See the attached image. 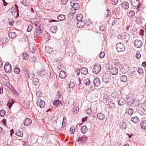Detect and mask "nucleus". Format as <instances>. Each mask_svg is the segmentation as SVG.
<instances>
[{"label": "nucleus", "mask_w": 146, "mask_h": 146, "mask_svg": "<svg viewBox=\"0 0 146 146\" xmlns=\"http://www.w3.org/2000/svg\"><path fill=\"white\" fill-rule=\"evenodd\" d=\"M116 47L117 51L118 52H122L125 50L124 45L121 42L117 43L116 45Z\"/></svg>", "instance_id": "nucleus-1"}, {"label": "nucleus", "mask_w": 146, "mask_h": 146, "mask_svg": "<svg viewBox=\"0 0 146 146\" xmlns=\"http://www.w3.org/2000/svg\"><path fill=\"white\" fill-rule=\"evenodd\" d=\"M111 78L110 75L108 73L104 74L102 77L103 81L106 83L109 82L110 81Z\"/></svg>", "instance_id": "nucleus-2"}, {"label": "nucleus", "mask_w": 146, "mask_h": 146, "mask_svg": "<svg viewBox=\"0 0 146 146\" xmlns=\"http://www.w3.org/2000/svg\"><path fill=\"white\" fill-rule=\"evenodd\" d=\"M130 37V36L126 32L124 33L122 36H120V38H121L126 43L129 40Z\"/></svg>", "instance_id": "nucleus-3"}, {"label": "nucleus", "mask_w": 146, "mask_h": 146, "mask_svg": "<svg viewBox=\"0 0 146 146\" xmlns=\"http://www.w3.org/2000/svg\"><path fill=\"white\" fill-rule=\"evenodd\" d=\"M101 69V66L99 64L97 63L94 66L92 71L94 73L97 74L100 72Z\"/></svg>", "instance_id": "nucleus-4"}, {"label": "nucleus", "mask_w": 146, "mask_h": 146, "mask_svg": "<svg viewBox=\"0 0 146 146\" xmlns=\"http://www.w3.org/2000/svg\"><path fill=\"white\" fill-rule=\"evenodd\" d=\"M4 70L6 73H10L12 71L11 65L9 63H6L4 67Z\"/></svg>", "instance_id": "nucleus-5"}, {"label": "nucleus", "mask_w": 146, "mask_h": 146, "mask_svg": "<svg viewBox=\"0 0 146 146\" xmlns=\"http://www.w3.org/2000/svg\"><path fill=\"white\" fill-rule=\"evenodd\" d=\"M36 104L38 106L42 108H43L45 105L44 101L40 99H39L37 100Z\"/></svg>", "instance_id": "nucleus-6"}, {"label": "nucleus", "mask_w": 146, "mask_h": 146, "mask_svg": "<svg viewBox=\"0 0 146 146\" xmlns=\"http://www.w3.org/2000/svg\"><path fill=\"white\" fill-rule=\"evenodd\" d=\"M134 43L135 46L138 48H140L141 47L143 44L142 42L139 40H135L134 42Z\"/></svg>", "instance_id": "nucleus-7"}, {"label": "nucleus", "mask_w": 146, "mask_h": 146, "mask_svg": "<svg viewBox=\"0 0 146 146\" xmlns=\"http://www.w3.org/2000/svg\"><path fill=\"white\" fill-rule=\"evenodd\" d=\"M87 137L85 135H83L82 136L79 137L78 138L77 141H80V143H82L83 142L84 143L87 140Z\"/></svg>", "instance_id": "nucleus-8"}, {"label": "nucleus", "mask_w": 146, "mask_h": 146, "mask_svg": "<svg viewBox=\"0 0 146 146\" xmlns=\"http://www.w3.org/2000/svg\"><path fill=\"white\" fill-rule=\"evenodd\" d=\"M121 5L122 8L125 10L127 9L129 7V3L126 1L122 2L121 4Z\"/></svg>", "instance_id": "nucleus-9"}, {"label": "nucleus", "mask_w": 146, "mask_h": 146, "mask_svg": "<svg viewBox=\"0 0 146 146\" xmlns=\"http://www.w3.org/2000/svg\"><path fill=\"white\" fill-rule=\"evenodd\" d=\"M32 123V120L31 119L27 118L24 121L23 124L25 126L30 125Z\"/></svg>", "instance_id": "nucleus-10"}, {"label": "nucleus", "mask_w": 146, "mask_h": 146, "mask_svg": "<svg viewBox=\"0 0 146 146\" xmlns=\"http://www.w3.org/2000/svg\"><path fill=\"white\" fill-rule=\"evenodd\" d=\"M110 72L112 74L115 75L118 73V70L117 68L113 67L110 70Z\"/></svg>", "instance_id": "nucleus-11"}, {"label": "nucleus", "mask_w": 146, "mask_h": 146, "mask_svg": "<svg viewBox=\"0 0 146 146\" xmlns=\"http://www.w3.org/2000/svg\"><path fill=\"white\" fill-rule=\"evenodd\" d=\"M85 23L84 22L82 21H78L76 25L77 27L79 28H81L84 26Z\"/></svg>", "instance_id": "nucleus-12"}, {"label": "nucleus", "mask_w": 146, "mask_h": 146, "mask_svg": "<svg viewBox=\"0 0 146 146\" xmlns=\"http://www.w3.org/2000/svg\"><path fill=\"white\" fill-rule=\"evenodd\" d=\"M125 103V101L124 98H121L119 99L118 101V104L121 106L123 105Z\"/></svg>", "instance_id": "nucleus-13"}, {"label": "nucleus", "mask_w": 146, "mask_h": 146, "mask_svg": "<svg viewBox=\"0 0 146 146\" xmlns=\"http://www.w3.org/2000/svg\"><path fill=\"white\" fill-rule=\"evenodd\" d=\"M128 68L127 66L123 65L120 69V71L123 74H125L127 71Z\"/></svg>", "instance_id": "nucleus-14"}, {"label": "nucleus", "mask_w": 146, "mask_h": 146, "mask_svg": "<svg viewBox=\"0 0 146 146\" xmlns=\"http://www.w3.org/2000/svg\"><path fill=\"white\" fill-rule=\"evenodd\" d=\"M97 116L98 119L100 120H103L104 119L105 116L102 113H100L97 115Z\"/></svg>", "instance_id": "nucleus-15"}, {"label": "nucleus", "mask_w": 146, "mask_h": 146, "mask_svg": "<svg viewBox=\"0 0 146 146\" xmlns=\"http://www.w3.org/2000/svg\"><path fill=\"white\" fill-rule=\"evenodd\" d=\"M140 113L141 115H145L146 114V108L141 107L139 108Z\"/></svg>", "instance_id": "nucleus-16"}, {"label": "nucleus", "mask_w": 146, "mask_h": 146, "mask_svg": "<svg viewBox=\"0 0 146 146\" xmlns=\"http://www.w3.org/2000/svg\"><path fill=\"white\" fill-rule=\"evenodd\" d=\"M66 75V72L63 70H61L59 73V77L62 79H64Z\"/></svg>", "instance_id": "nucleus-17"}, {"label": "nucleus", "mask_w": 146, "mask_h": 146, "mask_svg": "<svg viewBox=\"0 0 146 146\" xmlns=\"http://www.w3.org/2000/svg\"><path fill=\"white\" fill-rule=\"evenodd\" d=\"M94 83L95 86H98L100 83L99 79L98 78H96L94 81Z\"/></svg>", "instance_id": "nucleus-18"}, {"label": "nucleus", "mask_w": 146, "mask_h": 146, "mask_svg": "<svg viewBox=\"0 0 146 146\" xmlns=\"http://www.w3.org/2000/svg\"><path fill=\"white\" fill-rule=\"evenodd\" d=\"M131 120L132 122L135 123H139V121L138 117L137 116H135L132 117Z\"/></svg>", "instance_id": "nucleus-19"}, {"label": "nucleus", "mask_w": 146, "mask_h": 146, "mask_svg": "<svg viewBox=\"0 0 146 146\" xmlns=\"http://www.w3.org/2000/svg\"><path fill=\"white\" fill-rule=\"evenodd\" d=\"M109 108L110 110H112L115 107L114 104L112 101H110L108 102Z\"/></svg>", "instance_id": "nucleus-20"}, {"label": "nucleus", "mask_w": 146, "mask_h": 146, "mask_svg": "<svg viewBox=\"0 0 146 146\" xmlns=\"http://www.w3.org/2000/svg\"><path fill=\"white\" fill-rule=\"evenodd\" d=\"M8 36L10 38H14L16 37V35L15 32H10L8 34Z\"/></svg>", "instance_id": "nucleus-21"}, {"label": "nucleus", "mask_w": 146, "mask_h": 146, "mask_svg": "<svg viewBox=\"0 0 146 146\" xmlns=\"http://www.w3.org/2000/svg\"><path fill=\"white\" fill-rule=\"evenodd\" d=\"M65 19V16L64 15H60L57 17V19L60 21H64Z\"/></svg>", "instance_id": "nucleus-22"}, {"label": "nucleus", "mask_w": 146, "mask_h": 146, "mask_svg": "<svg viewBox=\"0 0 146 146\" xmlns=\"http://www.w3.org/2000/svg\"><path fill=\"white\" fill-rule=\"evenodd\" d=\"M81 74H86L88 72V69L85 67H83L80 70Z\"/></svg>", "instance_id": "nucleus-23"}, {"label": "nucleus", "mask_w": 146, "mask_h": 146, "mask_svg": "<svg viewBox=\"0 0 146 146\" xmlns=\"http://www.w3.org/2000/svg\"><path fill=\"white\" fill-rule=\"evenodd\" d=\"M42 31L41 30L40 27L37 28L36 30L35 34V36H37L40 33H42Z\"/></svg>", "instance_id": "nucleus-24"}, {"label": "nucleus", "mask_w": 146, "mask_h": 146, "mask_svg": "<svg viewBox=\"0 0 146 146\" xmlns=\"http://www.w3.org/2000/svg\"><path fill=\"white\" fill-rule=\"evenodd\" d=\"M15 135L18 136L22 137L23 135V133L20 130H17L15 133Z\"/></svg>", "instance_id": "nucleus-25"}, {"label": "nucleus", "mask_w": 146, "mask_h": 146, "mask_svg": "<svg viewBox=\"0 0 146 146\" xmlns=\"http://www.w3.org/2000/svg\"><path fill=\"white\" fill-rule=\"evenodd\" d=\"M87 131V128L86 126H82L81 128V131L83 133H85Z\"/></svg>", "instance_id": "nucleus-26"}, {"label": "nucleus", "mask_w": 146, "mask_h": 146, "mask_svg": "<svg viewBox=\"0 0 146 146\" xmlns=\"http://www.w3.org/2000/svg\"><path fill=\"white\" fill-rule=\"evenodd\" d=\"M23 59L25 60H28L29 58V55L27 52H23Z\"/></svg>", "instance_id": "nucleus-27"}, {"label": "nucleus", "mask_w": 146, "mask_h": 146, "mask_svg": "<svg viewBox=\"0 0 146 146\" xmlns=\"http://www.w3.org/2000/svg\"><path fill=\"white\" fill-rule=\"evenodd\" d=\"M14 103L13 100L12 99L11 100H9L8 103L7 104V106L10 109Z\"/></svg>", "instance_id": "nucleus-28"}, {"label": "nucleus", "mask_w": 146, "mask_h": 146, "mask_svg": "<svg viewBox=\"0 0 146 146\" xmlns=\"http://www.w3.org/2000/svg\"><path fill=\"white\" fill-rule=\"evenodd\" d=\"M20 3L25 6H28L29 4V2L26 0H23Z\"/></svg>", "instance_id": "nucleus-29"}, {"label": "nucleus", "mask_w": 146, "mask_h": 146, "mask_svg": "<svg viewBox=\"0 0 146 146\" xmlns=\"http://www.w3.org/2000/svg\"><path fill=\"white\" fill-rule=\"evenodd\" d=\"M72 8L74 10H77L79 8V5L77 3H74L73 5Z\"/></svg>", "instance_id": "nucleus-30"}, {"label": "nucleus", "mask_w": 146, "mask_h": 146, "mask_svg": "<svg viewBox=\"0 0 146 146\" xmlns=\"http://www.w3.org/2000/svg\"><path fill=\"white\" fill-rule=\"evenodd\" d=\"M60 100H56L53 102V105L57 107L59 105Z\"/></svg>", "instance_id": "nucleus-31"}, {"label": "nucleus", "mask_w": 146, "mask_h": 146, "mask_svg": "<svg viewBox=\"0 0 146 146\" xmlns=\"http://www.w3.org/2000/svg\"><path fill=\"white\" fill-rule=\"evenodd\" d=\"M120 80L121 81L125 82L127 80V78L126 76L123 75L120 78Z\"/></svg>", "instance_id": "nucleus-32"}, {"label": "nucleus", "mask_w": 146, "mask_h": 146, "mask_svg": "<svg viewBox=\"0 0 146 146\" xmlns=\"http://www.w3.org/2000/svg\"><path fill=\"white\" fill-rule=\"evenodd\" d=\"M9 11L12 15H14L15 14L16 12V9L14 7H12L10 9Z\"/></svg>", "instance_id": "nucleus-33"}, {"label": "nucleus", "mask_w": 146, "mask_h": 146, "mask_svg": "<svg viewBox=\"0 0 146 146\" xmlns=\"http://www.w3.org/2000/svg\"><path fill=\"white\" fill-rule=\"evenodd\" d=\"M39 79L37 78H34L33 82V84L35 85H38L39 83Z\"/></svg>", "instance_id": "nucleus-34"}, {"label": "nucleus", "mask_w": 146, "mask_h": 146, "mask_svg": "<svg viewBox=\"0 0 146 146\" xmlns=\"http://www.w3.org/2000/svg\"><path fill=\"white\" fill-rule=\"evenodd\" d=\"M139 104V101L135 100H133V102L132 103V105H134V106H138Z\"/></svg>", "instance_id": "nucleus-35"}, {"label": "nucleus", "mask_w": 146, "mask_h": 146, "mask_svg": "<svg viewBox=\"0 0 146 146\" xmlns=\"http://www.w3.org/2000/svg\"><path fill=\"white\" fill-rule=\"evenodd\" d=\"M57 28V26L55 25L54 26H52L51 27L50 30L52 33H55L56 31Z\"/></svg>", "instance_id": "nucleus-36"}, {"label": "nucleus", "mask_w": 146, "mask_h": 146, "mask_svg": "<svg viewBox=\"0 0 146 146\" xmlns=\"http://www.w3.org/2000/svg\"><path fill=\"white\" fill-rule=\"evenodd\" d=\"M83 17L81 14H79L76 18V20L77 21H81Z\"/></svg>", "instance_id": "nucleus-37"}, {"label": "nucleus", "mask_w": 146, "mask_h": 146, "mask_svg": "<svg viewBox=\"0 0 146 146\" xmlns=\"http://www.w3.org/2000/svg\"><path fill=\"white\" fill-rule=\"evenodd\" d=\"M135 15L134 12L133 11H130L129 13L128 16L129 17L132 18L135 16Z\"/></svg>", "instance_id": "nucleus-38"}, {"label": "nucleus", "mask_w": 146, "mask_h": 146, "mask_svg": "<svg viewBox=\"0 0 146 146\" xmlns=\"http://www.w3.org/2000/svg\"><path fill=\"white\" fill-rule=\"evenodd\" d=\"M6 112L4 110H0V116L2 117L4 116Z\"/></svg>", "instance_id": "nucleus-39"}, {"label": "nucleus", "mask_w": 146, "mask_h": 146, "mask_svg": "<svg viewBox=\"0 0 146 146\" xmlns=\"http://www.w3.org/2000/svg\"><path fill=\"white\" fill-rule=\"evenodd\" d=\"M119 0H111L110 3L114 5H116L117 4Z\"/></svg>", "instance_id": "nucleus-40"}, {"label": "nucleus", "mask_w": 146, "mask_h": 146, "mask_svg": "<svg viewBox=\"0 0 146 146\" xmlns=\"http://www.w3.org/2000/svg\"><path fill=\"white\" fill-rule=\"evenodd\" d=\"M133 110L131 108H128V113L129 115H131L133 113Z\"/></svg>", "instance_id": "nucleus-41"}, {"label": "nucleus", "mask_w": 146, "mask_h": 146, "mask_svg": "<svg viewBox=\"0 0 146 146\" xmlns=\"http://www.w3.org/2000/svg\"><path fill=\"white\" fill-rule=\"evenodd\" d=\"M7 86L12 91L13 90L14 88L9 83H8L6 84Z\"/></svg>", "instance_id": "nucleus-42"}, {"label": "nucleus", "mask_w": 146, "mask_h": 146, "mask_svg": "<svg viewBox=\"0 0 146 146\" xmlns=\"http://www.w3.org/2000/svg\"><path fill=\"white\" fill-rule=\"evenodd\" d=\"M68 85L69 88H73L75 86L73 82H70L69 83Z\"/></svg>", "instance_id": "nucleus-43"}, {"label": "nucleus", "mask_w": 146, "mask_h": 146, "mask_svg": "<svg viewBox=\"0 0 146 146\" xmlns=\"http://www.w3.org/2000/svg\"><path fill=\"white\" fill-rule=\"evenodd\" d=\"M64 106H67L69 104V100L67 99H65L64 101Z\"/></svg>", "instance_id": "nucleus-44"}, {"label": "nucleus", "mask_w": 146, "mask_h": 146, "mask_svg": "<svg viewBox=\"0 0 146 146\" xmlns=\"http://www.w3.org/2000/svg\"><path fill=\"white\" fill-rule=\"evenodd\" d=\"M14 71L15 73L18 74L20 72V70L19 68H15L14 69Z\"/></svg>", "instance_id": "nucleus-45"}, {"label": "nucleus", "mask_w": 146, "mask_h": 146, "mask_svg": "<svg viewBox=\"0 0 146 146\" xmlns=\"http://www.w3.org/2000/svg\"><path fill=\"white\" fill-rule=\"evenodd\" d=\"M92 113V110L91 109L88 108L85 111V113L87 114H90Z\"/></svg>", "instance_id": "nucleus-46"}, {"label": "nucleus", "mask_w": 146, "mask_h": 146, "mask_svg": "<svg viewBox=\"0 0 146 146\" xmlns=\"http://www.w3.org/2000/svg\"><path fill=\"white\" fill-rule=\"evenodd\" d=\"M135 56L136 58H137L138 59H139L141 57V54L139 51H137Z\"/></svg>", "instance_id": "nucleus-47"}, {"label": "nucleus", "mask_w": 146, "mask_h": 146, "mask_svg": "<svg viewBox=\"0 0 146 146\" xmlns=\"http://www.w3.org/2000/svg\"><path fill=\"white\" fill-rule=\"evenodd\" d=\"M84 82H85V84L86 85H89L90 84V79L89 78H87L84 81Z\"/></svg>", "instance_id": "nucleus-48"}, {"label": "nucleus", "mask_w": 146, "mask_h": 146, "mask_svg": "<svg viewBox=\"0 0 146 146\" xmlns=\"http://www.w3.org/2000/svg\"><path fill=\"white\" fill-rule=\"evenodd\" d=\"M136 22L139 25L141 24V21L139 18H137L135 20Z\"/></svg>", "instance_id": "nucleus-49"}, {"label": "nucleus", "mask_w": 146, "mask_h": 146, "mask_svg": "<svg viewBox=\"0 0 146 146\" xmlns=\"http://www.w3.org/2000/svg\"><path fill=\"white\" fill-rule=\"evenodd\" d=\"M105 53L104 52H101L99 55V57L100 58H103L105 56Z\"/></svg>", "instance_id": "nucleus-50"}, {"label": "nucleus", "mask_w": 146, "mask_h": 146, "mask_svg": "<svg viewBox=\"0 0 146 146\" xmlns=\"http://www.w3.org/2000/svg\"><path fill=\"white\" fill-rule=\"evenodd\" d=\"M105 29V27L103 25H101V26H100L99 27V30L100 31H104V30Z\"/></svg>", "instance_id": "nucleus-51"}, {"label": "nucleus", "mask_w": 146, "mask_h": 146, "mask_svg": "<svg viewBox=\"0 0 146 146\" xmlns=\"http://www.w3.org/2000/svg\"><path fill=\"white\" fill-rule=\"evenodd\" d=\"M33 26L32 25H29L27 29V31L28 32H30L32 30Z\"/></svg>", "instance_id": "nucleus-52"}, {"label": "nucleus", "mask_w": 146, "mask_h": 146, "mask_svg": "<svg viewBox=\"0 0 146 146\" xmlns=\"http://www.w3.org/2000/svg\"><path fill=\"white\" fill-rule=\"evenodd\" d=\"M107 14L105 17H108V16L110 14L111 12L108 9H107Z\"/></svg>", "instance_id": "nucleus-53"}, {"label": "nucleus", "mask_w": 146, "mask_h": 146, "mask_svg": "<svg viewBox=\"0 0 146 146\" xmlns=\"http://www.w3.org/2000/svg\"><path fill=\"white\" fill-rule=\"evenodd\" d=\"M2 122L5 126H7L6 120L5 119H3Z\"/></svg>", "instance_id": "nucleus-54"}, {"label": "nucleus", "mask_w": 146, "mask_h": 146, "mask_svg": "<svg viewBox=\"0 0 146 146\" xmlns=\"http://www.w3.org/2000/svg\"><path fill=\"white\" fill-rule=\"evenodd\" d=\"M15 119V117H14V116H11L9 117V120L11 122H13V121Z\"/></svg>", "instance_id": "nucleus-55"}, {"label": "nucleus", "mask_w": 146, "mask_h": 146, "mask_svg": "<svg viewBox=\"0 0 146 146\" xmlns=\"http://www.w3.org/2000/svg\"><path fill=\"white\" fill-rule=\"evenodd\" d=\"M70 133L71 134H73L74 132V129L73 128L70 127Z\"/></svg>", "instance_id": "nucleus-56"}, {"label": "nucleus", "mask_w": 146, "mask_h": 146, "mask_svg": "<svg viewBox=\"0 0 146 146\" xmlns=\"http://www.w3.org/2000/svg\"><path fill=\"white\" fill-rule=\"evenodd\" d=\"M49 22H57V23L56 24H58V23L59 22V21H57L56 20H54V19H51L49 21Z\"/></svg>", "instance_id": "nucleus-57"}, {"label": "nucleus", "mask_w": 146, "mask_h": 146, "mask_svg": "<svg viewBox=\"0 0 146 146\" xmlns=\"http://www.w3.org/2000/svg\"><path fill=\"white\" fill-rule=\"evenodd\" d=\"M14 23V21L13 20H12L11 21H9L8 22V24L10 26H12L13 25V24Z\"/></svg>", "instance_id": "nucleus-58"}, {"label": "nucleus", "mask_w": 146, "mask_h": 146, "mask_svg": "<svg viewBox=\"0 0 146 146\" xmlns=\"http://www.w3.org/2000/svg\"><path fill=\"white\" fill-rule=\"evenodd\" d=\"M81 83V81L80 79H78V80L77 81L76 83L77 85H78V86H79L80 85Z\"/></svg>", "instance_id": "nucleus-59"}, {"label": "nucleus", "mask_w": 146, "mask_h": 146, "mask_svg": "<svg viewBox=\"0 0 146 146\" xmlns=\"http://www.w3.org/2000/svg\"><path fill=\"white\" fill-rule=\"evenodd\" d=\"M68 1V0H61V2L63 4H66Z\"/></svg>", "instance_id": "nucleus-60"}, {"label": "nucleus", "mask_w": 146, "mask_h": 146, "mask_svg": "<svg viewBox=\"0 0 146 146\" xmlns=\"http://www.w3.org/2000/svg\"><path fill=\"white\" fill-rule=\"evenodd\" d=\"M143 70L141 68H139L138 70V72L139 74H142L143 73Z\"/></svg>", "instance_id": "nucleus-61"}, {"label": "nucleus", "mask_w": 146, "mask_h": 146, "mask_svg": "<svg viewBox=\"0 0 146 146\" xmlns=\"http://www.w3.org/2000/svg\"><path fill=\"white\" fill-rule=\"evenodd\" d=\"M36 95L38 98L40 97L41 96V94L40 92H38L36 93Z\"/></svg>", "instance_id": "nucleus-62"}, {"label": "nucleus", "mask_w": 146, "mask_h": 146, "mask_svg": "<svg viewBox=\"0 0 146 146\" xmlns=\"http://www.w3.org/2000/svg\"><path fill=\"white\" fill-rule=\"evenodd\" d=\"M26 68L24 67V68L23 70L24 71V72H25V74H28V72L27 71V70L26 69H25Z\"/></svg>", "instance_id": "nucleus-63"}, {"label": "nucleus", "mask_w": 146, "mask_h": 146, "mask_svg": "<svg viewBox=\"0 0 146 146\" xmlns=\"http://www.w3.org/2000/svg\"><path fill=\"white\" fill-rule=\"evenodd\" d=\"M35 76V75L33 74H30L29 75L28 78H33Z\"/></svg>", "instance_id": "nucleus-64"}]
</instances>
